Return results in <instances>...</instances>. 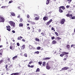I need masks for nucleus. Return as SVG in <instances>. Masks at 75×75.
<instances>
[{
	"label": "nucleus",
	"mask_w": 75,
	"mask_h": 75,
	"mask_svg": "<svg viewBox=\"0 0 75 75\" xmlns=\"http://www.w3.org/2000/svg\"><path fill=\"white\" fill-rule=\"evenodd\" d=\"M10 25L13 27H15V23L14 22L12 21H10L9 22Z\"/></svg>",
	"instance_id": "nucleus-1"
},
{
	"label": "nucleus",
	"mask_w": 75,
	"mask_h": 75,
	"mask_svg": "<svg viewBox=\"0 0 75 75\" xmlns=\"http://www.w3.org/2000/svg\"><path fill=\"white\" fill-rule=\"evenodd\" d=\"M4 22V18L0 16V23H3Z\"/></svg>",
	"instance_id": "nucleus-2"
},
{
	"label": "nucleus",
	"mask_w": 75,
	"mask_h": 75,
	"mask_svg": "<svg viewBox=\"0 0 75 75\" xmlns=\"http://www.w3.org/2000/svg\"><path fill=\"white\" fill-rule=\"evenodd\" d=\"M68 68H69V67H64L61 70H60V71H62L63 70H67V69H68Z\"/></svg>",
	"instance_id": "nucleus-3"
},
{
	"label": "nucleus",
	"mask_w": 75,
	"mask_h": 75,
	"mask_svg": "<svg viewBox=\"0 0 75 75\" xmlns=\"http://www.w3.org/2000/svg\"><path fill=\"white\" fill-rule=\"evenodd\" d=\"M52 21V19H50L49 21H48L46 25H49L50 24V23H51Z\"/></svg>",
	"instance_id": "nucleus-4"
},
{
	"label": "nucleus",
	"mask_w": 75,
	"mask_h": 75,
	"mask_svg": "<svg viewBox=\"0 0 75 75\" xmlns=\"http://www.w3.org/2000/svg\"><path fill=\"white\" fill-rule=\"evenodd\" d=\"M65 20L64 19H62L60 22V23L61 24H64V23H65Z\"/></svg>",
	"instance_id": "nucleus-5"
},
{
	"label": "nucleus",
	"mask_w": 75,
	"mask_h": 75,
	"mask_svg": "<svg viewBox=\"0 0 75 75\" xmlns=\"http://www.w3.org/2000/svg\"><path fill=\"white\" fill-rule=\"evenodd\" d=\"M48 19V18L47 16H45L43 18V20L44 21H46Z\"/></svg>",
	"instance_id": "nucleus-6"
},
{
	"label": "nucleus",
	"mask_w": 75,
	"mask_h": 75,
	"mask_svg": "<svg viewBox=\"0 0 75 75\" xmlns=\"http://www.w3.org/2000/svg\"><path fill=\"white\" fill-rule=\"evenodd\" d=\"M29 48L31 50H34V47L33 46H32L31 45H30L29 46Z\"/></svg>",
	"instance_id": "nucleus-7"
},
{
	"label": "nucleus",
	"mask_w": 75,
	"mask_h": 75,
	"mask_svg": "<svg viewBox=\"0 0 75 75\" xmlns=\"http://www.w3.org/2000/svg\"><path fill=\"white\" fill-rule=\"evenodd\" d=\"M11 75H19V73H12Z\"/></svg>",
	"instance_id": "nucleus-8"
},
{
	"label": "nucleus",
	"mask_w": 75,
	"mask_h": 75,
	"mask_svg": "<svg viewBox=\"0 0 75 75\" xmlns=\"http://www.w3.org/2000/svg\"><path fill=\"white\" fill-rule=\"evenodd\" d=\"M62 54H63L64 55H68L69 54L68 52H62Z\"/></svg>",
	"instance_id": "nucleus-9"
},
{
	"label": "nucleus",
	"mask_w": 75,
	"mask_h": 75,
	"mask_svg": "<svg viewBox=\"0 0 75 75\" xmlns=\"http://www.w3.org/2000/svg\"><path fill=\"white\" fill-rule=\"evenodd\" d=\"M50 57H46L45 58L43 59V60H47L50 59Z\"/></svg>",
	"instance_id": "nucleus-10"
},
{
	"label": "nucleus",
	"mask_w": 75,
	"mask_h": 75,
	"mask_svg": "<svg viewBox=\"0 0 75 75\" xmlns=\"http://www.w3.org/2000/svg\"><path fill=\"white\" fill-rule=\"evenodd\" d=\"M19 27H23V24H22V23H19Z\"/></svg>",
	"instance_id": "nucleus-11"
},
{
	"label": "nucleus",
	"mask_w": 75,
	"mask_h": 75,
	"mask_svg": "<svg viewBox=\"0 0 75 75\" xmlns=\"http://www.w3.org/2000/svg\"><path fill=\"white\" fill-rule=\"evenodd\" d=\"M52 44H57V42L55 41V40H54L52 41Z\"/></svg>",
	"instance_id": "nucleus-12"
},
{
	"label": "nucleus",
	"mask_w": 75,
	"mask_h": 75,
	"mask_svg": "<svg viewBox=\"0 0 75 75\" xmlns=\"http://www.w3.org/2000/svg\"><path fill=\"white\" fill-rule=\"evenodd\" d=\"M51 68V67L50 66L47 65L46 66V69H50Z\"/></svg>",
	"instance_id": "nucleus-13"
},
{
	"label": "nucleus",
	"mask_w": 75,
	"mask_h": 75,
	"mask_svg": "<svg viewBox=\"0 0 75 75\" xmlns=\"http://www.w3.org/2000/svg\"><path fill=\"white\" fill-rule=\"evenodd\" d=\"M59 12L60 13H62V12H63V11H62L61 9V7H59Z\"/></svg>",
	"instance_id": "nucleus-14"
},
{
	"label": "nucleus",
	"mask_w": 75,
	"mask_h": 75,
	"mask_svg": "<svg viewBox=\"0 0 75 75\" xmlns=\"http://www.w3.org/2000/svg\"><path fill=\"white\" fill-rule=\"evenodd\" d=\"M50 3V0H47L46 2V4L47 5H48V4H49Z\"/></svg>",
	"instance_id": "nucleus-15"
},
{
	"label": "nucleus",
	"mask_w": 75,
	"mask_h": 75,
	"mask_svg": "<svg viewBox=\"0 0 75 75\" xmlns=\"http://www.w3.org/2000/svg\"><path fill=\"white\" fill-rule=\"evenodd\" d=\"M17 57H18V56H17L16 55V56H15V57H13V58L12 59H13V60H14V59H15L16 58H17Z\"/></svg>",
	"instance_id": "nucleus-16"
},
{
	"label": "nucleus",
	"mask_w": 75,
	"mask_h": 75,
	"mask_svg": "<svg viewBox=\"0 0 75 75\" xmlns=\"http://www.w3.org/2000/svg\"><path fill=\"white\" fill-rule=\"evenodd\" d=\"M25 48V45H24L22 46V49L24 50Z\"/></svg>",
	"instance_id": "nucleus-17"
},
{
	"label": "nucleus",
	"mask_w": 75,
	"mask_h": 75,
	"mask_svg": "<svg viewBox=\"0 0 75 75\" xmlns=\"http://www.w3.org/2000/svg\"><path fill=\"white\" fill-rule=\"evenodd\" d=\"M56 40H60L61 39V38H60L59 37H57V38H56Z\"/></svg>",
	"instance_id": "nucleus-18"
},
{
	"label": "nucleus",
	"mask_w": 75,
	"mask_h": 75,
	"mask_svg": "<svg viewBox=\"0 0 75 75\" xmlns=\"http://www.w3.org/2000/svg\"><path fill=\"white\" fill-rule=\"evenodd\" d=\"M35 40L36 41H40V40H39V39L38 38H35Z\"/></svg>",
	"instance_id": "nucleus-19"
},
{
	"label": "nucleus",
	"mask_w": 75,
	"mask_h": 75,
	"mask_svg": "<svg viewBox=\"0 0 75 75\" xmlns=\"http://www.w3.org/2000/svg\"><path fill=\"white\" fill-rule=\"evenodd\" d=\"M11 15H12V16H15V14H14V13L12 12L11 13Z\"/></svg>",
	"instance_id": "nucleus-20"
},
{
	"label": "nucleus",
	"mask_w": 75,
	"mask_h": 75,
	"mask_svg": "<svg viewBox=\"0 0 75 75\" xmlns=\"http://www.w3.org/2000/svg\"><path fill=\"white\" fill-rule=\"evenodd\" d=\"M35 20H39V17H36L35 18Z\"/></svg>",
	"instance_id": "nucleus-21"
},
{
	"label": "nucleus",
	"mask_w": 75,
	"mask_h": 75,
	"mask_svg": "<svg viewBox=\"0 0 75 75\" xmlns=\"http://www.w3.org/2000/svg\"><path fill=\"white\" fill-rule=\"evenodd\" d=\"M67 1H68V3H69H69H70L72 1V0H67Z\"/></svg>",
	"instance_id": "nucleus-22"
},
{
	"label": "nucleus",
	"mask_w": 75,
	"mask_h": 75,
	"mask_svg": "<svg viewBox=\"0 0 75 75\" xmlns=\"http://www.w3.org/2000/svg\"><path fill=\"white\" fill-rule=\"evenodd\" d=\"M39 53V51L35 52V54H38Z\"/></svg>",
	"instance_id": "nucleus-23"
},
{
	"label": "nucleus",
	"mask_w": 75,
	"mask_h": 75,
	"mask_svg": "<svg viewBox=\"0 0 75 75\" xmlns=\"http://www.w3.org/2000/svg\"><path fill=\"white\" fill-rule=\"evenodd\" d=\"M60 7H61V9H62L63 10L65 9V8L63 6H60Z\"/></svg>",
	"instance_id": "nucleus-24"
},
{
	"label": "nucleus",
	"mask_w": 75,
	"mask_h": 75,
	"mask_svg": "<svg viewBox=\"0 0 75 75\" xmlns=\"http://www.w3.org/2000/svg\"><path fill=\"white\" fill-rule=\"evenodd\" d=\"M54 33L55 34H56V35L57 36H58V33L56 32H55Z\"/></svg>",
	"instance_id": "nucleus-25"
},
{
	"label": "nucleus",
	"mask_w": 75,
	"mask_h": 75,
	"mask_svg": "<svg viewBox=\"0 0 75 75\" xmlns=\"http://www.w3.org/2000/svg\"><path fill=\"white\" fill-rule=\"evenodd\" d=\"M40 71V69L38 68L36 70V72H39Z\"/></svg>",
	"instance_id": "nucleus-26"
},
{
	"label": "nucleus",
	"mask_w": 75,
	"mask_h": 75,
	"mask_svg": "<svg viewBox=\"0 0 75 75\" xmlns=\"http://www.w3.org/2000/svg\"><path fill=\"white\" fill-rule=\"evenodd\" d=\"M24 56L25 57H27V53H25L24 54Z\"/></svg>",
	"instance_id": "nucleus-27"
},
{
	"label": "nucleus",
	"mask_w": 75,
	"mask_h": 75,
	"mask_svg": "<svg viewBox=\"0 0 75 75\" xmlns=\"http://www.w3.org/2000/svg\"><path fill=\"white\" fill-rule=\"evenodd\" d=\"M40 49H41V47H37V49L39 50Z\"/></svg>",
	"instance_id": "nucleus-28"
},
{
	"label": "nucleus",
	"mask_w": 75,
	"mask_h": 75,
	"mask_svg": "<svg viewBox=\"0 0 75 75\" xmlns=\"http://www.w3.org/2000/svg\"><path fill=\"white\" fill-rule=\"evenodd\" d=\"M39 63V65H41V64H42V62H38Z\"/></svg>",
	"instance_id": "nucleus-29"
},
{
	"label": "nucleus",
	"mask_w": 75,
	"mask_h": 75,
	"mask_svg": "<svg viewBox=\"0 0 75 75\" xmlns=\"http://www.w3.org/2000/svg\"><path fill=\"white\" fill-rule=\"evenodd\" d=\"M45 62H44L43 63L42 65L43 67H45Z\"/></svg>",
	"instance_id": "nucleus-30"
},
{
	"label": "nucleus",
	"mask_w": 75,
	"mask_h": 75,
	"mask_svg": "<svg viewBox=\"0 0 75 75\" xmlns=\"http://www.w3.org/2000/svg\"><path fill=\"white\" fill-rule=\"evenodd\" d=\"M7 30H8L9 31H10L11 30V29L10 28H7Z\"/></svg>",
	"instance_id": "nucleus-31"
},
{
	"label": "nucleus",
	"mask_w": 75,
	"mask_h": 75,
	"mask_svg": "<svg viewBox=\"0 0 75 75\" xmlns=\"http://www.w3.org/2000/svg\"><path fill=\"white\" fill-rule=\"evenodd\" d=\"M64 54H60V57H63V56H64Z\"/></svg>",
	"instance_id": "nucleus-32"
},
{
	"label": "nucleus",
	"mask_w": 75,
	"mask_h": 75,
	"mask_svg": "<svg viewBox=\"0 0 75 75\" xmlns=\"http://www.w3.org/2000/svg\"><path fill=\"white\" fill-rule=\"evenodd\" d=\"M69 17L70 18H71V17H72V14L69 15Z\"/></svg>",
	"instance_id": "nucleus-33"
},
{
	"label": "nucleus",
	"mask_w": 75,
	"mask_h": 75,
	"mask_svg": "<svg viewBox=\"0 0 75 75\" xmlns=\"http://www.w3.org/2000/svg\"><path fill=\"white\" fill-rule=\"evenodd\" d=\"M6 28H10L11 27L9 25L8 26H6Z\"/></svg>",
	"instance_id": "nucleus-34"
},
{
	"label": "nucleus",
	"mask_w": 75,
	"mask_h": 75,
	"mask_svg": "<svg viewBox=\"0 0 75 75\" xmlns=\"http://www.w3.org/2000/svg\"><path fill=\"white\" fill-rule=\"evenodd\" d=\"M67 48H69V47H70V46H69V45H67Z\"/></svg>",
	"instance_id": "nucleus-35"
},
{
	"label": "nucleus",
	"mask_w": 75,
	"mask_h": 75,
	"mask_svg": "<svg viewBox=\"0 0 75 75\" xmlns=\"http://www.w3.org/2000/svg\"><path fill=\"white\" fill-rule=\"evenodd\" d=\"M3 62V60H1L0 61V64L1 63H2Z\"/></svg>",
	"instance_id": "nucleus-36"
},
{
	"label": "nucleus",
	"mask_w": 75,
	"mask_h": 75,
	"mask_svg": "<svg viewBox=\"0 0 75 75\" xmlns=\"http://www.w3.org/2000/svg\"><path fill=\"white\" fill-rule=\"evenodd\" d=\"M20 22H22V21H23V19H22V18L20 19Z\"/></svg>",
	"instance_id": "nucleus-37"
},
{
	"label": "nucleus",
	"mask_w": 75,
	"mask_h": 75,
	"mask_svg": "<svg viewBox=\"0 0 75 75\" xmlns=\"http://www.w3.org/2000/svg\"><path fill=\"white\" fill-rule=\"evenodd\" d=\"M5 67H6V69H7V67H8V66L6 64L5 65Z\"/></svg>",
	"instance_id": "nucleus-38"
},
{
	"label": "nucleus",
	"mask_w": 75,
	"mask_h": 75,
	"mask_svg": "<svg viewBox=\"0 0 75 75\" xmlns=\"http://www.w3.org/2000/svg\"><path fill=\"white\" fill-rule=\"evenodd\" d=\"M17 45L18 46H20V43H19L18 42L17 43Z\"/></svg>",
	"instance_id": "nucleus-39"
},
{
	"label": "nucleus",
	"mask_w": 75,
	"mask_h": 75,
	"mask_svg": "<svg viewBox=\"0 0 75 75\" xmlns=\"http://www.w3.org/2000/svg\"><path fill=\"white\" fill-rule=\"evenodd\" d=\"M69 7H70V6L69 5H67L66 6V8H69Z\"/></svg>",
	"instance_id": "nucleus-40"
},
{
	"label": "nucleus",
	"mask_w": 75,
	"mask_h": 75,
	"mask_svg": "<svg viewBox=\"0 0 75 75\" xmlns=\"http://www.w3.org/2000/svg\"><path fill=\"white\" fill-rule=\"evenodd\" d=\"M51 38L52 40H54V39H55V37H53Z\"/></svg>",
	"instance_id": "nucleus-41"
},
{
	"label": "nucleus",
	"mask_w": 75,
	"mask_h": 75,
	"mask_svg": "<svg viewBox=\"0 0 75 75\" xmlns=\"http://www.w3.org/2000/svg\"><path fill=\"white\" fill-rule=\"evenodd\" d=\"M6 7V6H3L1 7V8H5V7Z\"/></svg>",
	"instance_id": "nucleus-42"
},
{
	"label": "nucleus",
	"mask_w": 75,
	"mask_h": 75,
	"mask_svg": "<svg viewBox=\"0 0 75 75\" xmlns=\"http://www.w3.org/2000/svg\"><path fill=\"white\" fill-rule=\"evenodd\" d=\"M66 16L67 17H69V14H68L66 15Z\"/></svg>",
	"instance_id": "nucleus-43"
},
{
	"label": "nucleus",
	"mask_w": 75,
	"mask_h": 75,
	"mask_svg": "<svg viewBox=\"0 0 75 75\" xmlns=\"http://www.w3.org/2000/svg\"><path fill=\"white\" fill-rule=\"evenodd\" d=\"M31 24H35V23H34V22H31Z\"/></svg>",
	"instance_id": "nucleus-44"
},
{
	"label": "nucleus",
	"mask_w": 75,
	"mask_h": 75,
	"mask_svg": "<svg viewBox=\"0 0 75 75\" xmlns=\"http://www.w3.org/2000/svg\"><path fill=\"white\" fill-rule=\"evenodd\" d=\"M17 39L18 40H21V38H20V37H18Z\"/></svg>",
	"instance_id": "nucleus-45"
},
{
	"label": "nucleus",
	"mask_w": 75,
	"mask_h": 75,
	"mask_svg": "<svg viewBox=\"0 0 75 75\" xmlns=\"http://www.w3.org/2000/svg\"><path fill=\"white\" fill-rule=\"evenodd\" d=\"M41 34L43 36H44V33H41Z\"/></svg>",
	"instance_id": "nucleus-46"
},
{
	"label": "nucleus",
	"mask_w": 75,
	"mask_h": 75,
	"mask_svg": "<svg viewBox=\"0 0 75 75\" xmlns=\"http://www.w3.org/2000/svg\"><path fill=\"white\" fill-rule=\"evenodd\" d=\"M75 16L71 18V19H75Z\"/></svg>",
	"instance_id": "nucleus-47"
},
{
	"label": "nucleus",
	"mask_w": 75,
	"mask_h": 75,
	"mask_svg": "<svg viewBox=\"0 0 75 75\" xmlns=\"http://www.w3.org/2000/svg\"><path fill=\"white\" fill-rule=\"evenodd\" d=\"M27 18H29V17H30V15L28 14L27 15Z\"/></svg>",
	"instance_id": "nucleus-48"
},
{
	"label": "nucleus",
	"mask_w": 75,
	"mask_h": 75,
	"mask_svg": "<svg viewBox=\"0 0 75 75\" xmlns=\"http://www.w3.org/2000/svg\"><path fill=\"white\" fill-rule=\"evenodd\" d=\"M27 29H28V30H30V27H28L27 28Z\"/></svg>",
	"instance_id": "nucleus-49"
},
{
	"label": "nucleus",
	"mask_w": 75,
	"mask_h": 75,
	"mask_svg": "<svg viewBox=\"0 0 75 75\" xmlns=\"http://www.w3.org/2000/svg\"><path fill=\"white\" fill-rule=\"evenodd\" d=\"M75 46V45H71V47H74Z\"/></svg>",
	"instance_id": "nucleus-50"
},
{
	"label": "nucleus",
	"mask_w": 75,
	"mask_h": 75,
	"mask_svg": "<svg viewBox=\"0 0 75 75\" xmlns=\"http://www.w3.org/2000/svg\"><path fill=\"white\" fill-rule=\"evenodd\" d=\"M12 2H13V1H9V4L11 3Z\"/></svg>",
	"instance_id": "nucleus-51"
},
{
	"label": "nucleus",
	"mask_w": 75,
	"mask_h": 75,
	"mask_svg": "<svg viewBox=\"0 0 75 75\" xmlns=\"http://www.w3.org/2000/svg\"><path fill=\"white\" fill-rule=\"evenodd\" d=\"M38 32H39V33H40V32H41V29H39L38 30Z\"/></svg>",
	"instance_id": "nucleus-52"
},
{
	"label": "nucleus",
	"mask_w": 75,
	"mask_h": 75,
	"mask_svg": "<svg viewBox=\"0 0 75 75\" xmlns=\"http://www.w3.org/2000/svg\"><path fill=\"white\" fill-rule=\"evenodd\" d=\"M22 41H23V42H25V40L24 39H22Z\"/></svg>",
	"instance_id": "nucleus-53"
},
{
	"label": "nucleus",
	"mask_w": 75,
	"mask_h": 75,
	"mask_svg": "<svg viewBox=\"0 0 75 75\" xmlns=\"http://www.w3.org/2000/svg\"><path fill=\"white\" fill-rule=\"evenodd\" d=\"M12 32L13 33H16V32L14 30H12Z\"/></svg>",
	"instance_id": "nucleus-54"
},
{
	"label": "nucleus",
	"mask_w": 75,
	"mask_h": 75,
	"mask_svg": "<svg viewBox=\"0 0 75 75\" xmlns=\"http://www.w3.org/2000/svg\"><path fill=\"white\" fill-rule=\"evenodd\" d=\"M51 30H54V28L52 27V28Z\"/></svg>",
	"instance_id": "nucleus-55"
},
{
	"label": "nucleus",
	"mask_w": 75,
	"mask_h": 75,
	"mask_svg": "<svg viewBox=\"0 0 75 75\" xmlns=\"http://www.w3.org/2000/svg\"><path fill=\"white\" fill-rule=\"evenodd\" d=\"M64 61H67V58H64L63 59Z\"/></svg>",
	"instance_id": "nucleus-56"
},
{
	"label": "nucleus",
	"mask_w": 75,
	"mask_h": 75,
	"mask_svg": "<svg viewBox=\"0 0 75 75\" xmlns=\"http://www.w3.org/2000/svg\"><path fill=\"white\" fill-rule=\"evenodd\" d=\"M2 56V54L1 53H0V57H1V56Z\"/></svg>",
	"instance_id": "nucleus-57"
},
{
	"label": "nucleus",
	"mask_w": 75,
	"mask_h": 75,
	"mask_svg": "<svg viewBox=\"0 0 75 75\" xmlns=\"http://www.w3.org/2000/svg\"><path fill=\"white\" fill-rule=\"evenodd\" d=\"M32 63V62H30L29 63V64H31Z\"/></svg>",
	"instance_id": "nucleus-58"
},
{
	"label": "nucleus",
	"mask_w": 75,
	"mask_h": 75,
	"mask_svg": "<svg viewBox=\"0 0 75 75\" xmlns=\"http://www.w3.org/2000/svg\"><path fill=\"white\" fill-rule=\"evenodd\" d=\"M12 48H13V47L12 46L10 47V49H11V50H12Z\"/></svg>",
	"instance_id": "nucleus-59"
},
{
	"label": "nucleus",
	"mask_w": 75,
	"mask_h": 75,
	"mask_svg": "<svg viewBox=\"0 0 75 75\" xmlns=\"http://www.w3.org/2000/svg\"><path fill=\"white\" fill-rule=\"evenodd\" d=\"M28 67H29V68H30V65H29V64H28Z\"/></svg>",
	"instance_id": "nucleus-60"
},
{
	"label": "nucleus",
	"mask_w": 75,
	"mask_h": 75,
	"mask_svg": "<svg viewBox=\"0 0 75 75\" xmlns=\"http://www.w3.org/2000/svg\"><path fill=\"white\" fill-rule=\"evenodd\" d=\"M18 18H20V15H18Z\"/></svg>",
	"instance_id": "nucleus-61"
},
{
	"label": "nucleus",
	"mask_w": 75,
	"mask_h": 75,
	"mask_svg": "<svg viewBox=\"0 0 75 75\" xmlns=\"http://www.w3.org/2000/svg\"><path fill=\"white\" fill-rule=\"evenodd\" d=\"M33 67H34V66H33L32 65L31 66H30V68H33Z\"/></svg>",
	"instance_id": "nucleus-62"
},
{
	"label": "nucleus",
	"mask_w": 75,
	"mask_h": 75,
	"mask_svg": "<svg viewBox=\"0 0 75 75\" xmlns=\"http://www.w3.org/2000/svg\"><path fill=\"white\" fill-rule=\"evenodd\" d=\"M8 61H10V58H8Z\"/></svg>",
	"instance_id": "nucleus-63"
},
{
	"label": "nucleus",
	"mask_w": 75,
	"mask_h": 75,
	"mask_svg": "<svg viewBox=\"0 0 75 75\" xmlns=\"http://www.w3.org/2000/svg\"><path fill=\"white\" fill-rule=\"evenodd\" d=\"M20 38H21V39H22L23 38V37H22L21 36H20L19 37Z\"/></svg>",
	"instance_id": "nucleus-64"
}]
</instances>
